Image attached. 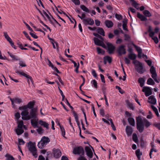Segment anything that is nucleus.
<instances>
[{"label":"nucleus","instance_id":"6","mask_svg":"<svg viewBox=\"0 0 160 160\" xmlns=\"http://www.w3.org/2000/svg\"><path fill=\"white\" fill-rule=\"evenodd\" d=\"M73 153L75 154H80L84 155V152L83 148L82 146H79L74 148Z\"/></svg>","mask_w":160,"mask_h":160},{"label":"nucleus","instance_id":"23","mask_svg":"<svg viewBox=\"0 0 160 160\" xmlns=\"http://www.w3.org/2000/svg\"><path fill=\"white\" fill-rule=\"evenodd\" d=\"M138 82L140 83V85L141 87H142L144 85L145 80L142 78H139L138 80Z\"/></svg>","mask_w":160,"mask_h":160},{"label":"nucleus","instance_id":"33","mask_svg":"<svg viewBox=\"0 0 160 160\" xmlns=\"http://www.w3.org/2000/svg\"><path fill=\"white\" fill-rule=\"evenodd\" d=\"M147 83L148 85H153L155 84V82L151 78H149L148 79Z\"/></svg>","mask_w":160,"mask_h":160},{"label":"nucleus","instance_id":"28","mask_svg":"<svg viewBox=\"0 0 160 160\" xmlns=\"http://www.w3.org/2000/svg\"><path fill=\"white\" fill-rule=\"evenodd\" d=\"M127 19H124L123 21L122 28L125 31H127L128 29L127 28Z\"/></svg>","mask_w":160,"mask_h":160},{"label":"nucleus","instance_id":"43","mask_svg":"<svg viewBox=\"0 0 160 160\" xmlns=\"http://www.w3.org/2000/svg\"><path fill=\"white\" fill-rule=\"evenodd\" d=\"M6 157V160H14V159L13 157L9 155L6 154L5 155Z\"/></svg>","mask_w":160,"mask_h":160},{"label":"nucleus","instance_id":"7","mask_svg":"<svg viewBox=\"0 0 160 160\" xmlns=\"http://www.w3.org/2000/svg\"><path fill=\"white\" fill-rule=\"evenodd\" d=\"M125 46L122 45L119 46L117 49V52L119 55L125 54L126 53V50L125 48Z\"/></svg>","mask_w":160,"mask_h":160},{"label":"nucleus","instance_id":"25","mask_svg":"<svg viewBox=\"0 0 160 160\" xmlns=\"http://www.w3.org/2000/svg\"><path fill=\"white\" fill-rule=\"evenodd\" d=\"M58 125L59 126L60 130L62 132V135L63 137H65V130H64V129L63 127L59 123L58 124Z\"/></svg>","mask_w":160,"mask_h":160},{"label":"nucleus","instance_id":"61","mask_svg":"<svg viewBox=\"0 0 160 160\" xmlns=\"http://www.w3.org/2000/svg\"><path fill=\"white\" fill-rule=\"evenodd\" d=\"M102 90L103 94H106V88L103 85L102 87Z\"/></svg>","mask_w":160,"mask_h":160},{"label":"nucleus","instance_id":"44","mask_svg":"<svg viewBox=\"0 0 160 160\" xmlns=\"http://www.w3.org/2000/svg\"><path fill=\"white\" fill-rule=\"evenodd\" d=\"M22 102V100L18 98H15L14 99V103H18V104H20Z\"/></svg>","mask_w":160,"mask_h":160},{"label":"nucleus","instance_id":"34","mask_svg":"<svg viewBox=\"0 0 160 160\" xmlns=\"http://www.w3.org/2000/svg\"><path fill=\"white\" fill-rule=\"evenodd\" d=\"M80 8L83 11L87 12H89L90 11L88 8L84 5H81Z\"/></svg>","mask_w":160,"mask_h":160},{"label":"nucleus","instance_id":"13","mask_svg":"<svg viewBox=\"0 0 160 160\" xmlns=\"http://www.w3.org/2000/svg\"><path fill=\"white\" fill-rule=\"evenodd\" d=\"M107 45L108 48L109 53L110 54L112 53L115 49V47L112 44L109 42L107 43Z\"/></svg>","mask_w":160,"mask_h":160},{"label":"nucleus","instance_id":"47","mask_svg":"<svg viewBox=\"0 0 160 160\" xmlns=\"http://www.w3.org/2000/svg\"><path fill=\"white\" fill-rule=\"evenodd\" d=\"M15 72L16 73L19 74L20 75L23 76H24L25 77L27 75V74H26L25 73L23 72H20L19 71H18V70H16V71H15Z\"/></svg>","mask_w":160,"mask_h":160},{"label":"nucleus","instance_id":"12","mask_svg":"<svg viewBox=\"0 0 160 160\" xmlns=\"http://www.w3.org/2000/svg\"><path fill=\"white\" fill-rule=\"evenodd\" d=\"M94 41L96 45L102 46L104 48H105V46L102 41H100L98 38H94Z\"/></svg>","mask_w":160,"mask_h":160},{"label":"nucleus","instance_id":"62","mask_svg":"<svg viewBox=\"0 0 160 160\" xmlns=\"http://www.w3.org/2000/svg\"><path fill=\"white\" fill-rule=\"evenodd\" d=\"M34 32H30L29 33L30 35L32 36V37L33 38H35V39H36V38H38V36H37L34 33Z\"/></svg>","mask_w":160,"mask_h":160},{"label":"nucleus","instance_id":"31","mask_svg":"<svg viewBox=\"0 0 160 160\" xmlns=\"http://www.w3.org/2000/svg\"><path fill=\"white\" fill-rule=\"evenodd\" d=\"M143 14L147 17H150L152 16L151 14L147 10H145L143 11Z\"/></svg>","mask_w":160,"mask_h":160},{"label":"nucleus","instance_id":"46","mask_svg":"<svg viewBox=\"0 0 160 160\" xmlns=\"http://www.w3.org/2000/svg\"><path fill=\"white\" fill-rule=\"evenodd\" d=\"M105 59L108 61L109 63H110L112 62V58L108 56H106L104 58Z\"/></svg>","mask_w":160,"mask_h":160},{"label":"nucleus","instance_id":"24","mask_svg":"<svg viewBox=\"0 0 160 160\" xmlns=\"http://www.w3.org/2000/svg\"><path fill=\"white\" fill-rule=\"evenodd\" d=\"M31 123L32 125L34 128H38V123L35 119H31Z\"/></svg>","mask_w":160,"mask_h":160},{"label":"nucleus","instance_id":"17","mask_svg":"<svg viewBox=\"0 0 160 160\" xmlns=\"http://www.w3.org/2000/svg\"><path fill=\"white\" fill-rule=\"evenodd\" d=\"M105 24L106 26L108 28H111L113 26V24L111 20H107L105 22Z\"/></svg>","mask_w":160,"mask_h":160},{"label":"nucleus","instance_id":"4","mask_svg":"<svg viewBox=\"0 0 160 160\" xmlns=\"http://www.w3.org/2000/svg\"><path fill=\"white\" fill-rule=\"evenodd\" d=\"M132 63L135 65V68L138 73L142 74L144 72L142 63L137 60H134Z\"/></svg>","mask_w":160,"mask_h":160},{"label":"nucleus","instance_id":"52","mask_svg":"<svg viewBox=\"0 0 160 160\" xmlns=\"http://www.w3.org/2000/svg\"><path fill=\"white\" fill-rule=\"evenodd\" d=\"M153 151L155 152H157V151L156 149L154 148H151L150 151L149 153V156L150 158H152V152Z\"/></svg>","mask_w":160,"mask_h":160},{"label":"nucleus","instance_id":"15","mask_svg":"<svg viewBox=\"0 0 160 160\" xmlns=\"http://www.w3.org/2000/svg\"><path fill=\"white\" fill-rule=\"evenodd\" d=\"M126 131L127 134L128 136L131 135L133 132L132 128L129 126H126Z\"/></svg>","mask_w":160,"mask_h":160},{"label":"nucleus","instance_id":"59","mask_svg":"<svg viewBox=\"0 0 160 160\" xmlns=\"http://www.w3.org/2000/svg\"><path fill=\"white\" fill-rule=\"evenodd\" d=\"M77 160H87L83 156L80 155L78 158Z\"/></svg>","mask_w":160,"mask_h":160},{"label":"nucleus","instance_id":"19","mask_svg":"<svg viewBox=\"0 0 160 160\" xmlns=\"http://www.w3.org/2000/svg\"><path fill=\"white\" fill-rule=\"evenodd\" d=\"M98 33L101 34V35L104 36L105 32L103 29L100 27H98L96 30Z\"/></svg>","mask_w":160,"mask_h":160},{"label":"nucleus","instance_id":"56","mask_svg":"<svg viewBox=\"0 0 160 160\" xmlns=\"http://www.w3.org/2000/svg\"><path fill=\"white\" fill-rule=\"evenodd\" d=\"M26 78H27V79H30V81H31L32 83V84H33V81L32 78L31 76H29V75L27 74L26 75L25 77Z\"/></svg>","mask_w":160,"mask_h":160},{"label":"nucleus","instance_id":"53","mask_svg":"<svg viewBox=\"0 0 160 160\" xmlns=\"http://www.w3.org/2000/svg\"><path fill=\"white\" fill-rule=\"evenodd\" d=\"M93 35H94L95 36V37H97V38H99V39H101L102 40V41H103V38L102 37V36H101L100 35H99V34H98V33H93Z\"/></svg>","mask_w":160,"mask_h":160},{"label":"nucleus","instance_id":"14","mask_svg":"<svg viewBox=\"0 0 160 160\" xmlns=\"http://www.w3.org/2000/svg\"><path fill=\"white\" fill-rule=\"evenodd\" d=\"M149 100L148 102L150 103L153 104H155L156 103V100L154 97L153 95L150 96L148 98Z\"/></svg>","mask_w":160,"mask_h":160},{"label":"nucleus","instance_id":"32","mask_svg":"<svg viewBox=\"0 0 160 160\" xmlns=\"http://www.w3.org/2000/svg\"><path fill=\"white\" fill-rule=\"evenodd\" d=\"M24 130L22 129L18 128L15 130V132L18 135H20L22 134L24 132Z\"/></svg>","mask_w":160,"mask_h":160},{"label":"nucleus","instance_id":"16","mask_svg":"<svg viewBox=\"0 0 160 160\" xmlns=\"http://www.w3.org/2000/svg\"><path fill=\"white\" fill-rule=\"evenodd\" d=\"M137 17L142 21H146L147 20V19L146 17L141 14L139 12L138 13Z\"/></svg>","mask_w":160,"mask_h":160},{"label":"nucleus","instance_id":"64","mask_svg":"<svg viewBox=\"0 0 160 160\" xmlns=\"http://www.w3.org/2000/svg\"><path fill=\"white\" fill-rule=\"evenodd\" d=\"M154 126L156 127L157 128L160 130V123H156L154 124Z\"/></svg>","mask_w":160,"mask_h":160},{"label":"nucleus","instance_id":"26","mask_svg":"<svg viewBox=\"0 0 160 160\" xmlns=\"http://www.w3.org/2000/svg\"><path fill=\"white\" fill-rule=\"evenodd\" d=\"M132 45L135 48L138 53H142V50L140 47L137 46L134 43H132Z\"/></svg>","mask_w":160,"mask_h":160},{"label":"nucleus","instance_id":"48","mask_svg":"<svg viewBox=\"0 0 160 160\" xmlns=\"http://www.w3.org/2000/svg\"><path fill=\"white\" fill-rule=\"evenodd\" d=\"M115 88L116 89H117L118 90L119 92L121 94H122L124 93V91L119 86H116L115 87Z\"/></svg>","mask_w":160,"mask_h":160},{"label":"nucleus","instance_id":"8","mask_svg":"<svg viewBox=\"0 0 160 160\" xmlns=\"http://www.w3.org/2000/svg\"><path fill=\"white\" fill-rule=\"evenodd\" d=\"M142 91L145 92V94L146 97H148L152 94V90L151 88L148 87H143L142 89Z\"/></svg>","mask_w":160,"mask_h":160},{"label":"nucleus","instance_id":"57","mask_svg":"<svg viewBox=\"0 0 160 160\" xmlns=\"http://www.w3.org/2000/svg\"><path fill=\"white\" fill-rule=\"evenodd\" d=\"M15 117L17 120H18L20 117V114L19 112H16L15 113Z\"/></svg>","mask_w":160,"mask_h":160},{"label":"nucleus","instance_id":"18","mask_svg":"<svg viewBox=\"0 0 160 160\" xmlns=\"http://www.w3.org/2000/svg\"><path fill=\"white\" fill-rule=\"evenodd\" d=\"M39 123L41 125L43 126L46 129H48L49 127V124L46 122L43 121L42 120H40L39 121Z\"/></svg>","mask_w":160,"mask_h":160},{"label":"nucleus","instance_id":"41","mask_svg":"<svg viewBox=\"0 0 160 160\" xmlns=\"http://www.w3.org/2000/svg\"><path fill=\"white\" fill-rule=\"evenodd\" d=\"M144 123L145 127H146L147 128H148L151 125L150 123L147 120H145L144 121Z\"/></svg>","mask_w":160,"mask_h":160},{"label":"nucleus","instance_id":"42","mask_svg":"<svg viewBox=\"0 0 160 160\" xmlns=\"http://www.w3.org/2000/svg\"><path fill=\"white\" fill-rule=\"evenodd\" d=\"M28 107L27 105H24L23 106L20 107L19 108V109L20 110H23V111L28 110Z\"/></svg>","mask_w":160,"mask_h":160},{"label":"nucleus","instance_id":"55","mask_svg":"<svg viewBox=\"0 0 160 160\" xmlns=\"http://www.w3.org/2000/svg\"><path fill=\"white\" fill-rule=\"evenodd\" d=\"M23 33L28 39H29L30 41L32 40L28 34L25 31H23Z\"/></svg>","mask_w":160,"mask_h":160},{"label":"nucleus","instance_id":"58","mask_svg":"<svg viewBox=\"0 0 160 160\" xmlns=\"http://www.w3.org/2000/svg\"><path fill=\"white\" fill-rule=\"evenodd\" d=\"M92 84L94 85V86L95 88H97V82L95 80H93L92 81Z\"/></svg>","mask_w":160,"mask_h":160},{"label":"nucleus","instance_id":"29","mask_svg":"<svg viewBox=\"0 0 160 160\" xmlns=\"http://www.w3.org/2000/svg\"><path fill=\"white\" fill-rule=\"evenodd\" d=\"M133 140L136 143H137L138 142V139L137 134L136 133H134L132 135Z\"/></svg>","mask_w":160,"mask_h":160},{"label":"nucleus","instance_id":"45","mask_svg":"<svg viewBox=\"0 0 160 160\" xmlns=\"http://www.w3.org/2000/svg\"><path fill=\"white\" fill-rule=\"evenodd\" d=\"M140 142H141V144L140 146L142 148H144L146 145V142H145L143 140L142 138L140 140Z\"/></svg>","mask_w":160,"mask_h":160},{"label":"nucleus","instance_id":"1","mask_svg":"<svg viewBox=\"0 0 160 160\" xmlns=\"http://www.w3.org/2000/svg\"><path fill=\"white\" fill-rule=\"evenodd\" d=\"M28 147L29 150L32 154L33 156L36 158L38 155L37 154V150L35 147V143L30 141L28 143Z\"/></svg>","mask_w":160,"mask_h":160},{"label":"nucleus","instance_id":"3","mask_svg":"<svg viewBox=\"0 0 160 160\" xmlns=\"http://www.w3.org/2000/svg\"><path fill=\"white\" fill-rule=\"evenodd\" d=\"M137 129L139 132L142 133L144 129V124L142 118L140 117H138L136 119Z\"/></svg>","mask_w":160,"mask_h":160},{"label":"nucleus","instance_id":"39","mask_svg":"<svg viewBox=\"0 0 160 160\" xmlns=\"http://www.w3.org/2000/svg\"><path fill=\"white\" fill-rule=\"evenodd\" d=\"M23 122L22 121H19L18 122V128H19L22 129L23 125Z\"/></svg>","mask_w":160,"mask_h":160},{"label":"nucleus","instance_id":"5","mask_svg":"<svg viewBox=\"0 0 160 160\" xmlns=\"http://www.w3.org/2000/svg\"><path fill=\"white\" fill-rule=\"evenodd\" d=\"M37 110L36 109H32L30 112V114L26 117H22L23 120H28L32 118H35L37 117L36 113Z\"/></svg>","mask_w":160,"mask_h":160},{"label":"nucleus","instance_id":"63","mask_svg":"<svg viewBox=\"0 0 160 160\" xmlns=\"http://www.w3.org/2000/svg\"><path fill=\"white\" fill-rule=\"evenodd\" d=\"M152 39L154 40L156 43H157L158 42V40L157 37H153L152 38Z\"/></svg>","mask_w":160,"mask_h":160},{"label":"nucleus","instance_id":"2","mask_svg":"<svg viewBox=\"0 0 160 160\" xmlns=\"http://www.w3.org/2000/svg\"><path fill=\"white\" fill-rule=\"evenodd\" d=\"M50 142V139L49 138L45 136H43L41 140L38 142V148L42 149L47 144Z\"/></svg>","mask_w":160,"mask_h":160},{"label":"nucleus","instance_id":"38","mask_svg":"<svg viewBox=\"0 0 160 160\" xmlns=\"http://www.w3.org/2000/svg\"><path fill=\"white\" fill-rule=\"evenodd\" d=\"M128 107L130 109L133 110L134 107L132 103H131L130 102H127Z\"/></svg>","mask_w":160,"mask_h":160},{"label":"nucleus","instance_id":"37","mask_svg":"<svg viewBox=\"0 0 160 160\" xmlns=\"http://www.w3.org/2000/svg\"><path fill=\"white\" fill-rule=\"evenodd\" d=\"M152 77L154 79V80L157 83H159V82L157 78V74L156 72L152 73Z\"/></svg>","mask_w":160,"mask_h":160},{"label":"nucleus","instance_id":"49","mask_svg":"<svg viewBox=\"0 0 160 160\" xmlns=\"http://www.w3.org/2000/svg\"><path fill=\"white\" fill-rule=\"evenodd\" d=\"M150 71L151 74L156 72V71L155 68L153 66H152L151 67Z\"/></svg>","mask_w":160,"mask_h":160},{"label":"nucleus","instance_id":"9","mask_svg":"<svg viewBox=\"0 0 160 160\" xmlns=\"http://www.w3.org/2000/svg\"><path fill=\"white\" fill-rule=\"evenodd\" d=\"M53 154L54 157L56 158H59L61 155V152L59 149L54 148L53 150Z\"/></svg>","mask_w":160,"mask_h":160},{"label":"nucleus","instance_id":"11","mask_svg":"<svg viewBox=\"0 0 160 160\" xmlns=\"http://www.w3.org/2000/svg\"><path fill=\"white\" fill-rule=\"evenodd\" d=\"M86 154L88 157L90 158H91L93 157V153L90 148L88 146H86L85 148Z\"/></svg>","mask_w":160,"mask_h":160},{"label":"nucleus","instance_id":"30","mask_svg":"<svg viewBox=\"0 0 160 160\" xmlns=\"http://www.w3.org/2000/svg\"><path fill=\"white\" fill-rule=\"evenodd\" d=\"M151 107L152 109L154 112L155 113L157 116L158 117H159V115L158 112V111L157 109L156 108V107H155V106H154L153 105H152L151 106Z\"/></svg>","mask_w":160,"mask_h":160},{"label":"nucleus","instance_id":"21","mask_svg":"<svg viewBox=\"0 0 160 160\" xmlns=\"http://www.w3.org/2000/svg\"><path fill=\"white\" fill-rule=\"evenodd\" d=\"M128 121L129 124L132 126H134L135 125V120L132 118H129L128 119Z\"/></svg>","mask_w":160,"mask_h":160},{"label":"nucleus","instance_id":"10","mask_svg":"<svg viewBox=\"0 0 160 160\" xmlns=\"http://www.w3.org/2000/svg\"><path fill=\"white\" fill-rule=\"evenodd\" d=\"M83 22L85 25H86L88 24L92 25L94 23L93 20L91 18H86L83 19Z\"/></svg>","mask_w":160,"mask_h":160},{"label":"nucleus","instance_id":"60","mask_svg":"<svg viewBox=\"0 0 160 160\" xmlns=\"http://www.w3.org/2000/svg\"><path fill=\"white\" fill-rule=\"evenodd\" d=\"M92 75L94 77H95V78H97V74L96 73V71L94 70V69L92 70Z\"/></svg>","mask_w":160,"mask_h":160},{"label":"nucleus","instance_id":"36","mask_svg":"<svg viewBox=\"0 0 160 160\" xmlns=\"http://www.w3.org/2000/svg\"><path fill=\"white\" fill-rule=\"evenodd\" d=\"M34 105V103L32 102H30L28 103L27 106L28 108L31 109H34L33 107Z\"/></svg>","mask_w":160,"mask_h":160},{"label":"nucleus","instance_id":"22","mask_svg":"<svg viewBox=\"0 0 160 160\" xmlns=\"http://www.w3.org/2000/svg\"><path fill=\"white\" fill-rule=\"evenodd\" d=\"M8 55L10 56V57L14 60H19V58H18V57L16 56H15L14 55H13L12 53L10 52H8Z\"/></svg>","mask_w":160,"mask_h":160},{"label":"nucleus","instance_id":"51","mask_svg":"<svg viewBox=\"0 0 160 160\" xmlns=\"http://www.w3.org/2000/svg\"><path fill=\"white\" fill-rule=\"evenodd\" d=\"M72 2L75 5H79L80 4V1L79 0H71Z\"/></svg>","mask_w":160,"mask_h":160},{"label":"nucleus","instance_id":"20","mask_svg":"<svg viewBox=\"0 0 160 160\" xmlns=\"http://www.w3.org/2000/svg\"><path fill=\"white\" fill-rule=\"evenodd\" d=\"M128 57L129 59L134 61L135 60V59L136 58V56L135 54L134 53H131L128 54Z\"/></svg>","mask_w":160,"mask_h":160},{"label":"nucleus","instance_id":"35","mask_svg":"<svg viewBox=\"0 0 160 160\" xmlns=\"http://www.w3.org/2000/svg\"><path fill=\"white\" fill-rule=\"evenodd\" d=\"M29 112L28 110L22 111L21 113L22 117H26L28 115Z\"/></svg>","mask_w":160,"mask_h":160},{"label":"nucleus","instance_id":"40","mask_svg":"<svg viewBox=\"0 0 160 160\" xmlns=\"http://www.w3.org/2000/svg\"><path fill=\"white\" fill-rule=\"evenodd\" d=\"M97 50L98 54H103L104 53V51L99 47H97Z\"/></svg>","mask_w":160,"mask_h":160},{"label":"nucleus","instance_id":"54","mask_svg":"<svg viewBox=\"0 0 160 160\" xmlns=\"http://www.w3.org/2000/svg\"><path fill=\"white\" fill-rule=\"evenodd\" d=\"M72 113L73 114L75 118V121H77V120H78V116L77 113L74 111H73Z\"/></svg>","mask_w":160,"mask_h":160},{"label":"nucleus","instance_id":"27","mask_svg":"<svg viewBox=\"0 0 160 160\" xmlns=\"http://www.w3.org/2000/svg\"><path fill=\"white\" fill-rule=\"evenodd\" d=\"M136 154L137 158L140 160V156L142 155V152H140L139 149H138L136 151Z\"/></svg>","mask_w":160,"mask_h":160},{"label":"nucleus","instance_id":"50","mask_svg":"<svg viewBox=\"0 0 160 160\" xmlns=\"http://www.w3.org/2000/svg\"><path fill=\"white\" fill-rule=\"evenodd\" d=\"M18 145H19V146L20 145H23L25 143V142L22 139L19 138L18 139Z\"/></svg>","mask_w":160,"mask_h":160}]
</instances>
